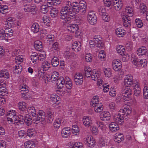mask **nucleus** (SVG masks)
Segmentation results:
<instances>
[{"mask_svg": "<svg viewBox=\"0 0 148 148\" xmlns=\"http://www.w3.org/2000/svg\"><path fill=\"white\" fill-rule=\"evenodd\" d=\"M71 3L69 1L66 2V5L62 7L61 10L60 17L65 23H69L71 19L75 18L74 14L72 13L71 9Z\"/></svg>", "mask_w": 148, "mask_h": 148, "instance_id": "obj_1", "label": "nucleus"}, {"mask_svg": "<svg viewBox=\"0 0 148 148\" xmlns=\"http://www.w3.org/2000/svg\"><path fill=\"white\" fill-rule=\"evenodd\" d=\"M119 112L120 113L114 116V120L119 124L121 125L124 122V119L127 120V118H130L132 111L127 107L120 109Z\"/></svg>", "mask_w": 148, "mask_h": 148, "instance_id": "obj_2", "label": "nucleus"}, {"mask_svg": "<svg viewBox=\"0 0 148 148\" xmlns=\"http://www.w3.org/2000/svg\"><path fill=\"white\" fill-rule=\"evenodd\" d=\"M26 104L23 102H20L18 104V107L20 110V112L23 114L27 113V112L32 117V119L35 116H36V111L34 107L31 106L29 107L27 110Z\"/></svg>", "mask_w": 148, "mask_h": 148, "instance_id": "obj_3", "label": "nucleus"}, {"mask_svg": "<svg viewBox=\"0 0 148 148\" xmlns=\"http://www.w3.org/2000/svg\"><path fill=\"white\" fill-rule=\"evenodd\" d=\"M58 83L57 86L60 88H63L65 84L68 90H71L73 86L72 82L68 77H61L58 80Z\"/></svg>", "mask_w": 148, "mask_h": 148, "instance_id": "obj_4", "label": "nucleus"}, {"mask_svg": "<svg viewBox=\"0 0 148 148\" xmlns=\"http://www.w3.org/2000/svg\"><path fill=\"white\" fill-rule=\"evenodd\" d=\"M28 87L24 84H21L19 87L21 96L23 100H27L31 97L28 93L29 90Z\"/></svg>", "mask_w": 148, "mask_h": 148, "instance_id": "obj_5", "label": "nucleus"}, {"mask_svg": "<svg viewBox=\"0 0 148 148\" xmlns=\"http://www.w3.org/2000/svg\"><path fill=\"white\" fill-rule=\"evenodd\" d=\"M124 82L125 88H131L132 89V88L138 83L133 79L132 76L131 75H127L124 79Z\"/></svg>", "mask_w": 148, "mask_h": 148, "instance_id": "obj_6", "label": "nucleus"}, {"mask_svg": "<svg viewBox=\"0 0 148 148\" xmlns=\"http://www.w3.org/2000/svg\"><path fill=\"white\" fill-rule=\"evenodd\" d=\"M132 89L131 88L123 87L121 90V93L122 97L124 100H127L129 99L132 95Z\"/></svg>", "mask_w": 148, "mask_h": 148, "instance_id": "obj_7", "label": "nucleus"}, {"mask_svg": "<svg viewBox=\"0 0 148 148\" xmlns=\"http://www.w3.org/2000/svg\"><path fill=\"white\" fill-rule=\"evenodd\" d=\"M87 19L89 23L91 25H94L96 23L97 17L94 12L90 11L88 12L87 15Z\"/></svg>", "mask_w": 148, "mask_h": 148, "instance_id": "obj_8", "label": "nucleus"}, {"mask_svg": "<svg viewBox=\"0 0 148 148\" xmlns=\"http://www.w3.org/2000/svg\"><path fill=\"white\" fill-rule=\"evenodd\" d=\"M36 116H34L33 120L35 122H42L44 121L45 119V113L42 110H40L37 114H36Z\"/></svg>", "mask_w": 148, "mask_h": 148, "instance_id": "obj_9", "label": "nucleus"}, {"mask_svg": "<svg viewBox=\"0 0 148 148\" xmlns=\"http://www.w3.org/2000/svg\"><path fill=\"white\" fill-rule=\"evenodd\" d=\"M95 42V46L98 48H101L103 46V43L102 42V38L99 35H95L93 38Z\"/></svg>", "mask_w": 148, "mask_h": 148, "instance_id": "obj_10", "label": "nucleus"}, {"mask_svg": "<svg viewBox=\"0 0 148 148\" xmlns=\"http://www.w3.org/2000/svg\"><path fill=\"white\" fill-rule=\"evenodd\" d=\"M84 143L89 147L92 148L95 145V141L91 136H88L84 140Z\"/></svg>", "mask_w": 148, "mask_h": 148, "instance_id": "obj_11", "label": "nucleus"}, {"mask_svg": "<svg viewBox=\"0 0 148 148\" xmlns=\"http://www.w3.org/2000/svg\"><path fill=\"white\" fill-rule=\"evenodd\" d=\"M123 20V25L125 27H130L131 26L130 18L127 15H123L122 17Z\"/></svg>", "mask_w": 148, "mask_h": 148, "instance_id": "obj_12", "label": "nucleus"}, {"mask_svg": "<svg viewBox=\"0 0 148 148\" xmlns=\"http://www.w3.org/2000/svg\"><path fill=\"white\" fill-rule=\"evenodd\" d=\"M122 64L120 60H116L112 62V66L113 69L115 71L120 70L122 67Z\"/></svg>", "mask_w": 148, "mask_h": 148, "instance_id": "obj_13", "label": "nucleus"}, {"mask_svg": "<svg viewBox=\"0 0 148 148\" xmlns=\"http://www.w3.org/2000/svg\"><path fill=\"white\" fill-rule=\"evenodd\" d=\"M83 122L84 124L87 127H89L92 124V120L89 116H85L83 117Z\"/></svg>", "mask_w": 148, "mask_h": 148, "instance_id": "obj_14", "label": "nucleus"}, {"mask_svg": "<svg viewBox=\"0 0 148 148\" xmlns=\"http://www.w3.org/2000/svg\"><path fill=\"white\" fill-rule=\"evenodd\" d=\"M32 120L30 115L29 114L25 115V119L24 120L20 121V124H23L25 122L28 126L30 125L32 123Z\"/></svg>", "mask_w": 148, "mask_h": 148, "instance_id": "obj_15", "label": "nucleus"}, {"mask_svg": "<svg viewBox=\"0 0 148 148\" xmlns=\"http://www.w3.org/2000/svg\"><path fill=\"white\" fill-rule=\"evenodd\" d=\"M67 29L70 32H75L78 29V27L76 24H70L68 25Z\"/></svg>", "mask_w": 148, "mask_h": 148, "instance_id": "obj_16", "label": "nucleus"}, {"mask_svg": "<svg viewBox=\"0 0 148 148\" xmlns=\"http://www.w3.org/2000/svg\"><path fill=\"white\" fill-rule=\"evenodd\" d=\"M100 119L103 121H109L111 119L110 114L108 112H103L100 115Z\"/></svg>", "mask_w": 148, "mask_h": 148, "instance_id": "obj_17", "label": "nucleus"}, {"mask_svg": "<svg viewBox=\"0 0 148 148\" xmlns=\"http://www.w3.org/2000/svg\"><path fill=\"white\" fill-rule=\"evenodd\" d=\"M72 49L75 51H79L81 49V44L79 41H75L74 42L72 47Z\"/></svg>", "mask_w": 148, "mask_h": 148, "instance_id": "obj_18", "label": "nucleus"}, {"mask_svg": "<svg viewBox=\"0 0 148 148\" xmlns=\"http://www.w3.org/2000/svg\"><path fill=\"white\" fill-rule=\"evenodd\" d=\"M116 35L120 37H123L125 34V31L122 28H118L115 30Z\"/></svg>", "mask_w": 148, "mask_h": 148, "instance_id": "obj_19", "label": "nucleus"}, {"mask_svg": "<svg viewBox=\"0 0 148 148\" xmlns=\"http://www.w3.org/2000/svg\"><path fill=\"white\" fill-rule=\"evenodd\" d=\"M10 74L8 70H0V78L3 77L6 79L10 77Z\"/></svg>", "mask_w": 148, "mask_h": 148, "instance_id": "obj_20", "label": "nucleus"}, {"mask_svg": "<svg viewBox=\"0 0 148 148\" xmlns=\"http://www.w3.org/2000/svg\"><path fill=\"white\" fill-rule=\"evenodd\" d=\"M114 137V141L118 143H120L124 140L123 135L121 133L116 134Z\"/></svg>", "mask_w": 148, "mask_h": 148, "instance_id": "obj_21", "label": "nucleus"}, {"mask_svg": "<svg viewBox=\"0 0 148 148\" xmlns=\"http://www.w3.org/2000/svg\"><path fill=\"white\" fill-rule=\"evenodd\" d=\"M109 128L110 130L112 132H115L119 129L118 125L114 122L110 123L109 125Z\"/></svg>", "mask_w": 148, "mask_h": 148, "instance_id": "obj_22", "label": "nucleus"}, {"mask_svg": "<svg viewBox=\"0 0 148 148\" xmlns=\"http://www.w3.org/2000/svg\"><path fill=\"white\" fill-rule=\"evenodd\" d=\"M59 73L56 71L53 72L51 76V79L52 81H57L56 85H57L58 80H59L62 77L58 78Z\"/></svg>", "mask_w": 148, "mask_h": 148, "instance_id": "obj_23", "label": "nucleus"}, {"mask_svg": "<svg viewBox=\"0 0 148 148\" xmlns=\"http://www.w3.org/2000/svg\"><path fill=\"white\" fill-rule=\"evenodd\" d=\"M22 66L19 64H17L13 68V72L15 74H18L21 72L22 71Z\"/></svg>", "mask_w": 148, "mask_h": 148, "instance_id": "obj_24", "label": "nucleus"}, {"mask_svg": "<svg viewBox=\"0 0 148 148\" xmlns=\"http://www.w3.org/2000/svg\"><path fill=\"white\" fill-rule=\"evenodd\" d=\"M147 52V49L145 47H142L137 50V53L138 56H143L145 55Z\"/></svg>", "mask_w": 148, "mask_h": 148, "instance_id": "obj_25", "label": "nucleus"}, {"mask_svg": "<svg viewBox=\"0 0 148 148\" xmlns=\"http://www.w3.org/2000/svg\"><path fill=\"white\" fill-rule=\"evenodd\" d=\"M92 106L94 107V110L96 112H100L103 110V105L101 103H99L95 105V106Z\"/></svg>", "mask_w": 148, "mask_h": 148, "instance_id": "obj_26", "label": "nucleus"}, {"mask_svg": "<svg viewBox=\"0 0 148 148\" xmlns=\"http://www.w3.org/2000/svg\"><path fill=\"white\" fill-rule=\"evenodd\" d=\"M42 43L40 41H36L34 42V47L38 51L42 50L43 47L42 45Z\"/></svg>", "mask_w": 148, "mask_h": 148, "instance_id": "obj_27", "label": "nucleus"}, {"mask_svg": "<svg viewBox=\"0 0 148 148\" xmlns=\"http://www.w3.org/2000/svg\"><path fill=\"white\" fill-rule=\"evenodd\" d=\"M31 31L34 33H36L39 31V25L36 23H34L31 27Z\"/></svg>", "mask_w": 148, "mask_h": 148, "instance_id": "obj_28", "label": "nucleus"}, {"mask_svg": "<svg viewBox=\"0 0 148 148\" xmlns=\"http://www.w3.org/2000/svg\"><path fill=\"white\" fill-rule=\"evenodd\" d=\"M5 82L3 81L2 82V84L1 86H0V95L4 96L5 95V93L6 92V84Z\"/></svg>", "mask_w": 148, "mask_h": 148, "instance_id": "obj_29", "label": "nucleus"}, {"mask_svg": "<svg viewBox=\"0 0 148 148\" xmlns=\"http://www.w3.org/2000/svg\"><path fill=\"white\" fill-rule=\"evenodd\" d=\"M134 90V94L135 96H139L140 95V88L139 87V85L138 83L133 88Z\"/></svg>", "mask_w": 148, "mask_h": 148, "instance_id": "obj_30", "label": "nucleus"}, {"mask_svg": "<svg viewBox=\"0 0 148 148\" xmlns=\"http://www.w3.org/2000/svg\"><path fill=\"white\" fill-rule=\"evenodd\" d=\"M47 117L48 118L47 122L50 123H51L54 119L53 112L48 111L47 112Z\"/></svg>", "mask_w": 148, "mask_h": 148, "instance_id": "obj_31", "label": "nucleus"}, {"mask_svg": "<svg viewBox=\"0 0 148 148\" xmlns=\"http://www.w3.org/2000/svg\"><path fill=\"white\" fill-rule=\"evenodd\" d=\"M50 99L53 103L57 104L56 103L59 101L60 97L57 95L52 94L51 95Z\"/></svg>", "mask_w": 148, "mask_h": 148, "instance_id": "obj_32", "label": "nucleus"}, {"mask_svg": "<svg viewBox=\"0 0 148 148\" xmlns=\"http://www.w3.org/2000/svg\"><path fill=\"white\" fill-rule=\"evenodd\" d=\"M125 12L130 17L133 15V10L130 6H127L125 8Z\"/></svg>", "mask_w": 148, "mask_h": 148, "instance_id": "obj_33", "label": "nucleus"}, {"mask_svg": "<svg viewBox=\"0 0 148 148\" xmlns=\"http://www.w3.org/2000/svg\"><path fill=\"white\" fill-rule=\"evenodd\" d=\"M51 64L53 67H56L59 64L58 58L56 57H54L51 60Z\"/></svg>", "mask_w": 148, "mask_h": 148, "instance_id": "obj_34", "label": "nucleus"}, {"mask_svg": "<svg viewBox=\"0 0 148 148\" xmlns=\"http://www.w3.org/2000/svg\"><path fill=\"white\" fill-rule=\"evenodd\" d=\"M50 64L48 63L47 61H45L42 64V67L41 70H42L44 71V70L46 71L48 69L50 68Z\"/></svg>", "mask_w": 148, "mask_h": 148, "instance_id": "obj_35", "label": "nucleus"}, {"mask_svg": "<svg viewBox=\"0 0 148 148\" xmlns=\"http://www.w3.org/2000/svg\"><path fill=\"white\" fill-rule=\"evenodd\" d=\"M116 49L117 53L120 55L122 56L125 54V49L123 47H120V46H117L116 48Z\"/></svg>", "mask_w": 148, "mask_h": 148, "instance_id": "obj_36", "label": "nucleus"}, {"mask_svg": "<svg viewBox=\"0 0 148 148\" xmlns=\"http://www.w3.org/2000/svg\"><path fill=\"white\" fill-rule=\"evenodd\" d=\"M6 115L7 117H8L10 119H11L16 116L15 111L13 110H10L8 112Z\"/></svg>", "mask_w": 148, "mask_h": 148, "instance_id": "obj_37", "label": "nucleus"}, {"mask_svg": "<svg viewBox=\"0 0 148 148\" xmlns=\"http://www.w3.org/2000/svg\"><path fill=\"white\" fill-rule=\"evenodd\" d=\"M79 129L77 125H73L72 128V133L73 134H75V135H77L79 134Z\"/></svg>", "mask_w": 148, "mask_h": 148, "instance_id": "obj_38", "label": "nucleus"}, {"mask_svg": "<svg viewBox=\"0 0 148 148\" xmlns=\"http://www.w3.org/2000/svg\"><path fill=\"white\" fill-rule=\"evenodd\" d=\"M91 73H92L91 78L92 80L95 81L98 79L99 76V74L97 73L95 71H92V72H91Z\"/></svg>", "mask_w": 148, "mask_h": 148, "instance_id": "obj_39", "label": "nucleus"}, {"mask_svg": "<svg viewBox=\"0 0 148 148\" xmlns=\"http://www.w3.org/2000/svg\"><path fill=\"white\" fill-rule=\"evenodd\" d=\"M50 14L51 17L55 18L58 15V11L56 8H53L50 11Z\"/></svg>", "mask_w": 148, "mask_h": 148, "instance_id": "obj_40", "label": "nucleus"}, {"mask_svg": "<svg viewBox=\"0 0 148 148\" xmlns=\"http://www.w3.org/2000/svg\"><path fill=\"white\" fill-rule=\"evenodd\" d=\"M61 123V121L60 119H56L53 123L54 127L56 129H58L60 127Z\"/></svg>", "mask_w": 148, "mask_h": 148, "instance_id": "obj_41", "label": "nucleus"}, {"mask_svg": "<svg viewBox=\"0 0 148 148\" xmlns=\"http://www.w3.org/2000/svg\"><path fill=\"white\" fill-rule=\"evenodd\" d=\"M50 7L49 6L47 5H42L41 7V12L42 13L45 14L47 13L49 10V8Z\"/></svg>", "mask_w": 148, "mask_h": 148, "instance_id": "obj_42", "label": "nucleus"}, {"mask_svg": "<svg viewBox=\"0 0 148 148\" xmlns=\"http://www.w3.org/2000/svg\"><path fill=\"white\" fill-rule=\"evenodd\" d=\"M114 6L115 9L116 10H121L123 7V2L120 1V3H116V4H113Z\"/></svg>", "mask_w": 148, "mask_h": 148, "instance_id": "obj_43", "label": "nucleus"}, {"mask_svg": "<svg viewBox=\"0 0 148 148\" xmlns=\"http://www.w3.org/2000/svg\"><path fill=\"white\" fill-rule=\"evenodd\" d=\"M71 9L72 13L74 14V16H75L77 13H78L80 11V6L72 7L71 6Z\"/></svg>", "mask_w": 148, "mask_h": 148, "instance_id": "obj_44", "label": "nucleus"}, {"mask_svg": "<svg viewBox=\"0 0 148 148\" xmlns=\"http://www.w3.org/2000/svg\"><path fill=\"white\" fill-rule=\"evenodd\" d=\"M131 60L133 64L136 65L137 63H139V60L136 56L132 54L131 56Z\"/></svg>", "mask_w": 148, "mask_h": 148, "instance_id": "obj_45", "label": "nucleus"}, {"mask_svg": "<svg viewBox=\"0 0 148 148\" xmlns=\"http://www.w3.org/2000/svg\"><path fill=\"white\" fill-rule=\"evenodd\" d=\"M66 131V130H63V129L62 130L61 135L63 137L66 138H68L69 136L71 134V132H69Z\"/></svg>", "mask_w": 148, "mask_h": 148, "instance_id": "obj_46", "label": "nucleus"}, {"mask_svg": "<svg viewBox=\"0 0 148 148\" xmlns=\"http://www.w3.org/2000/svg\"><path fill=\"white\" fill-rule=\"evenodd\" d=\"M59 44L57 42H55L52 44L51 49L52 51L55 50V51H58L59 50Z\"/></svg>", "mask_w": 148, "mask_h": 148, "instance_id": "obj_47", "label": "nucleus"}, {"mask_svg": "<svg viewBox=\"0 0 148 148\" xmlns=\"http://www.w3.org/2000/svg\"><path fill=\"white\" fill-rule=\"evenodd\" d=\"M74 79H79L80 81L83 80V76L81 73L79 72H77L74 75Z\"/></svg>", "mask_w": 148, "mask_h": 148, "instance_id": "obj_48", "label": "nucleus"}, {"mask_svg": "<svg viewBox=\"0 0 148 148\" xmlns=\"http://www.w3.org/2000/svg\"><path fill=\"white\" fill-rule=\"evenodd\" d=\"M135 23L137 27L140 28L142 27L143 24L142 21L139 18H136L135 20Z\"/></svg>", "mask_w": 148, "mask_h": 148, "instance_id": "obj_49", "label": "nucleus"}, {"mask_svg": "<svg viewBox=\"0 0 148 148\" xmlns=\"http://www.w3.org/2000/svg\"><path fill=\"white\" fill-rule=\"evenodd\" d=\"M36 132L34 129H29L27 131V134L28 136L31 137L34 136L36 134Z\"/></svg>", "mask_w": 148, "mask_h": 148, "instance_id": "obj_50", "label": "nucleus"}, {"mask_svg": "<svg viewBox=\"0 0 148 148\" xmlns=\"http://www.w3.org/2000/svg\"><path fill=\"white\" fill-rule=\"evenodd\" d=\"M47 39L48 43L49 42V44H50L51 43L53 42V41L54 40V36L53 35H49L47 36Z\"/></svg>", "mask_w": 148, "mask_h": 148, "instance_id": "obj_51", "label": "nucleus"}, {"mask_svg": "<svg viewBox=\"0 0 148 148\" xmlns=\"http://www.w3.org/2000/svg\"><path fill=\"white\" fill-rule=\"evenodd\" d=\"M142 67H145L147 66V60L145 59H142L140 60L139 63Z\"/></svg>", "mask_w": 148, "mask_h": 148, "instance_id": "obj_52", "label": "nucleus"}, {"mask_svg": "<svg viewBox=\"0 0 148 148\" xmlns=\"http://www.w3.org/2000/svg\"><path fill=\"white\" fill-rule=\"evenodd\" d=\"M99 98L97 96L94 97L92 100V106H95V105L99 103Z\"/></svg>", "mask_w": 148, "mask_h": 148, "instance_id": "obj_53", "label": "nucleus"}, {"mask_svg": "<svg viewBox=\"0 0 148 148\" xmlns=\"http://www.w3.org/2000/svg\"><path fill=\"white\" fill-rule=\"evenodd\" d=\"M104 5L105 6L110 7L113 5L112 0H103Z\"/></svg>", "mask_w": 148, "mask_h": 148, "instance_id": "obj_54", "label": "nucleus"}, {"mask_svg": "<svg viewBox=\"0 0 148 148\" xmlns=\"http://www.w3.org/2000/svg\"><path fill=\"white\" fill-rule=\"evenodd\" d=\"M104 72L105 76L107 77H110L112 74L111 70L110 69L107 68L104 69Z\"/></svg>", "mask_w": 148, "mask_h": 148, "instance_id": "obj_55", "label": "nucleus"}, {"mask_svg": "<svg viewBox=\"0 0 148 148\" xmlns=\"http://www.w3.org/2000/svg\"><path fill=\"white\" fill-rule=\"evenodd\" d=\"M99 145L101 147L105 146L106 143V140L103 138L99 139Z\"/></svg>", "mask_w": 148, "mask_h": 148, "instance_id": "obj_56", "label": "nucleus"}, {"mask_svg": "<svg viewBox=\"0 0 148 148\" xmlns=\"http://www.w3.org/2000/svg\"><path fill=\"white\" fill-rule=\"evenodd\" d=\"M143 95L145 99H148V88L145 86L143 89Z\"/></svg>", "mask_w": 148, "mask_h": 148, "instance_id": "obj_57", "label": "nucleus"}, {"mask_svg": "<svg viewBox=\"0 0 148 148\" xmlns=\"http://www.w3.org/2000/svg\"><path fill=\"white\" fill-rule=\"evenodd\" d=\"M71 148H84V147L82 143H76L71 146Z\"/></svg>", "mask_w": 148, "mask_h": 148, "instance_id": "obj_58", "label": "nucleus"}, {"mask_svg": "<svg viewBox=\"0 0 148 148\" xmlns=\"http://www.w3.org/2000/svg\"><path fill=\"white\" fill-rule=\"evenodd\" d=\"M91 130L94 134L97 135L98 133V130L97 127L95 126H92L91 127Z\"/></svg>", "mask_w": 148, "mask_h": 148, "instance_id": "obj_59", "label": "nucleus"}, {"mask_svg": "<svg viewBox=\"0 0 148 148\" xmlns=\"http://www.w3.org/2000/svg\"><path fill=\"white\" fill-rule=\"evenodd\" d=\"M4 32V33L5 34H8L10 36H13V31L11 28H6L5 29Z\"/></svg>", "mask_w": 148, "mask_h": 148, "instance_id": "obj_60", "label": "nucleus"}, {"mask_svg": "<svg viewBox=\"0 0 148 148\" xmlns=\"http://www.w3.org/2000/svg\"><path fill=\"white\" fill-rule=\"evenodd\" d=\"M80 5V11L83 12L86 11V5L83 3H79Z\"/></svg>", "mask_w": 148, "mask_h": 148, "instance_id": "obj_61", "label": "nucleus"}, {"mask_svg": "<svg viewBox=\"0 0 148 148\" xmlns=\"http://www.w3.org/2000/svg\"><path fill=\"white\" fill-rule=\"evenodd\" d=\"M31 8L30 9V12H32V13L33 14H36V11L37 10V8L36 5H31Z\"/></svg>", "mask_w": 148, "mask_h": 148, "instance_id": "obj_62", "label": "nucleus"}, {"mask_svg": "<svg viewBox=\"0 0 148 148\" xmlns=\"http://www.w3.org/2000/svg\"><path fill=\"white\" fill-rule=\"evenodd\" d=\"M102 19L105 22H108L109 21V16L107 15V13H104L102 14Z\"/></svg>", "mask_w": 148, "mask_h": 148, "instance_id": "obj_63", "label": "nucleus"}, {"mask_svg": "<svg viewBox=\"0 0 148 148\" xmlns=\"http://www.w3.org/2000/svg\"><path fill=\"white\" fill-rule=\"evenodd\" d=\"M31 7V5L30 4H26L23 5V9L25 12H30V9Z\"/></svg>", "mask_w": 148, "mask_h": 148, "instance_id": "obj_64", "label": "nucleus"}]
</instances>
